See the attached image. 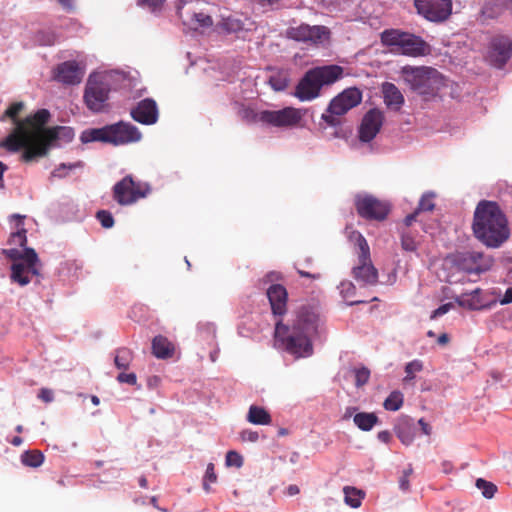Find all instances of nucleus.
<instances>
[{"label": "nucleus", "mask_w": 512, "mask_h": 512, "mask_svg": "<svg viewBox=\"0 0 512 512\" xmlns=\"http://www.w3.org/2000/svg\"><path fill=\"white\" fill-rule=\"evenodd\" d=\"M48 118L49 112L45 109L26 117L0 141V147L12 153L23 149L21 160L24 162H32L45 156L51 146L52 137L50 129L43 127Z\"/></svg>", "instance_id": "obj_1"}, {"label": "nucleus", "mask_w": 512, "mask_h": 512, "mask_svg": "<svg viewBox=\"0 0 512 512\" xmlns=\"http://www.w3.org/2000/svg\"><path fill=\"white\" fill-rule=\"evenodd\" d=\"M320 317L314 307L302 306L297 309L286 326L275 323V343L296 358L309 357L313 353L311 338L318 333Z\"/></svg>", "instance_id": "obj_2"}, {"label": "nucleus", "mask_w": 512, "mask_h": 512, "mask_svg": "<svg viewBox=\"0 0 512 512\" xmlns=\"http://www.w3.org/2000/svg\"><path fill=\"white\" fill-rule=\"evenodd\" d=\"M473 231L477 239L488 247L497 248L510 235L505 215L495 202H480L474 213Z\"/></svg>", "instance_id": "obj_3"}, {"label": "nucleus", "mask_w": 512, "mask_h": 512, "mask_svg": "<svg viewBox=\"0 0 512 512\" xmlns=\"http://www.w3.org/2000/svg\"><path fill=\"white\" fill-rule=\"evenodd\" d=\"M381 41L389 46L392 52L398 54L420 56L428 52V46L421 38L399 30L384 31L381 34Z\"/></svg>", "instance_id": "obj_4"}, {"label": "nucleus", "mask_w": 512, "mask_h": 512, "mask_svg": "<svg viewBox=\"0 0 512 512\" xmlns=\"http://www.w3.org/2000/svg\"><path fill=\"white\" fill-rule=\"evenodd\" d=\"M405 82L420 94H430L441 85L440 73L429 67H409L402 69Z\"/></svg>", "instance_id": "obj_5"}, {"label": "nucleus", "mask_w": 512, "mask_h": 512, "mask_svg": "<svg viewBox=\"0 0 512 512\" xmlns=\"http://www.w3.org/2000/svg\"><path fill=\"white\" fill-rule=\"evenodd\" d=\"M362 100V93L358 88H347L334 97L322 119L329 125L335 126L339 123L337 116L347 113L350 109L357 106Z\"/></svg>", "instance_id": "obj_6"}, {"label": "nucleus", "mask_w": 512, "mask_h": 512, "mask_svg": "<svg viewBox=\"0 0 512 512\" xmlns=\"http://www.w3.org/2000/svg\"><path fill=\"white\" fill-rule=\"evenodd\" d=\"M304 116L301 109L285 107L280 110H264L255 115V120L279 128L294 127Z\"/></svg>", "instance_id": "obj_7"}, {"label": "nucleus", "mask_w": 512, "mask_h": 512, "mask_svg": "<svg viewBox=\"0 0 512 512\" xmlns=\"http://www.w3.org/2000/svg\"><path fill=\"white\" fill-rule=\"evenodd\" d=\"M287 36L298 42L309 43L313 45H324L330 40V30L323 25L300 24L290 27L287 30Z\"/></svg>", "instance_id": "obj_8"}, {"label": "nucleus", "mask_w": 512, "mask_h": 512, "mask_svg": "<svg viewBox=\"0 0 512 512\" xmlns=\"http://www.w3.org/2000/svg\"><path fill=\"white\" fill-rule=\"evenodd\" d=\"M39 275V259L34 249L26 248L25 261L13 262L11 280L20 286L30 283L32 276Z\"/></svg>", "instance_id": "obj_9"}, {"label": "nucleus", "mask_w": 512, "mask_h": 512, "mask_svg": "<svg viewBox=\"0 0 512 512\" xmlns=\"http://www.w3.org/2000/svg\"><path fill=\"white\" fill-rule=\"evenodd\" d=\"M149 193V186L145 183H136L130 176L123 178L114 187V197L121 205H129Z\"/></svg>", "instance_id": "obj_10"}, {"label": "nucleus", "mask_w": 512, "mask_h": 512, "mask_svg": "<svg viewBox=\"0 0 512 512\" xmlns=\"http://www.w3.org/2000/svg\"><path fill=\"white\" fill-rule=\"evenodd\" d=\"M108 84L100 80L96 75H90L84 93V100L87 107L93 112L103 110L108 99Z\"/></svg>", "instance_id": "obj_11"}, {"label": "nucleus", "mask_w": 512, "mask_h": 512, "mask_svg": "<svg viewBox=\"0 0 512 512\" xmlns=\"http://www.w3.org/2000/svg\"><path fill=\"white\" fill-rule=\"evenodd\" d=\"M355 206L359 215L367 219L383 220L389 212L387 202L365 193L355 196Z\"/></svg>", "instance_id": "obj_12"}, {"label": "nucleus", "mask_w": 512, "mask_h": 512, "mask_svg": "<svg viewBox=\"0 0 512 512\" xmlns=\"http://www.w3.org/2000/svg\"><path fill=\"white\" fill-rule=\"evenodd\" d=\"M417 12L431 22L446 20L452 11L451 0H415Z\"/></svg>", "instance_id": "obj_13"}, {"label": "nucleus", "mask_w": 512, "mask_h": 512, "mask_svg": "<svg viewBox=\"0 0 512 512\" xmlns=\"http://www.w3.org/2000/svg\"><path fill=\"white\" fill-rule=\"evenodd\" d=\"M457 266L468 273H481L491 268L493 260L477 251H465L455 256Z\"/></svg>", "instance_id": "obj_14"}, {"label": "nucleus", "mask_w": 512, "mask_h": 512, "mask_svg": "<svg viewBox=\"0 0 512 512\" xmlns=\"http://www.w3.org/2000/svg\"><path fill=\"white\" fill-rule=\"evenodd\" d=\"M109 144L114 146L127 145L139 142L142 134L139 129L129 122L120 121L115 124L108 125Z\"/></svg>", "instance_id": "obj_15"}, {"label": "nucleus", "mask_w": 512, "mask_h": 512, "mask_svg": "<svg viewBox=\"0 0 512 512\" xmlns=\"http://www.w3.org/2000/svg\"><path fill=\"white\" fill-rule=\"evenodd\" d=\"M511 53L512 42L510 39L505 36H497L490 42L487 59L492 65L500 68L509 60Z\"/></svg>", "instance_id": "obj_16"}, {"label": "nucleus", "mask_w": 512, "mask_h": 512, "mask_svg": "<svg viewBox=\"0 0 512 512\" xmlns=\"http://www.w3.org/2000/svg\"><path fill=\"white\" fill-rule=\"evenodd\" d=\"M85 67L76 61H65L54 69V79L65 85L79 84L84 76Z\"/></svg>", "instance_id": "obj_17"}, {"label": "nucleus", "mask_w": 512, "mask_h": 512, "mask_svg": "<svg viewBox=\"0 0 512 512\" xmlns=\"http://www.w3.org/2000/svg\"><path fill=\"white\" fill-rule=\"evenodd\" d=\"M383 113L377 109L369 110L363 117L359 137L363 142H369L376 137L383 124Z\"/></svg>", "instance_id": "obj_18"}, {"label": "nucleus", "mask_w": 512, "mask_h": 512, "mask_svg": "<svg viewBox=\"0 0 512 512\" xmlns=\"http://www.w3.org/2000/svg\"><path fill=\"white\" fill-rule=\"evenodd\" d=\"M130 114L135 121L144 125L155 124L159 116L157 104L151 98L141 100Z\"/></svg>", "instance_id": "obj_19"}, {"label": "nucleus", "mask_w": 512, "mask_h": 512, "mask_svg": "<svg viewBox=\"0 0 512 512\" xmlns=\"http://www.w3.org/2000/svg\"><path fill=\"white\" fill-rule=\"evenodd\" d=\"M322 86L311 70H308L296 86L295 96L300 101H311L320 95Z\"/></svg>", "instance_id": "obj_20"}, {"label": "nucleus", "mask_w": 512, "mask_h": 512, "mask_svg": "<svg viewBox=\"0 0 512 512\" xmlns=\"http://www.w3.org/2000/svg\"><path fill=\"white\" fill-rule=\"evenodd\" d=\"M267 297L273 314L275 316L284 315L287 307L286 289L282 285L273 284L267 289Z\"/></svg>", "instance_id": "obj_21"}, {"label": "nucleus", "mask_w": 512, "mask_h": 512, "mask_svg": "<svg viewBox=\"0 0 512 512\" xmlns=\"http://www.w3.org/2000/svg\"><path fill=\"white\" fill-rule=\"evenodd\" d=\"M353 276L363 285H374L377 283L378 272L371 262L370 255L366 264L361 261L360 254H358V264L353 268Z\"/></svg>", "instance_id": "obj_22"}, {"label": "nucleus", "mask_w": 512, "mask_h": 512, "mask_svg": "<svg viewBox=\"0 0 512 512\" xmlns=\"http://www.w3.org/2000/svg\"><path fill=\"white\" fill-rule=\"evenodd\" d=\"M316 79L323 87L324 85H331L341 79L344 75L343 67L339 65H326L310 69Z\"/></svg>", "instance_id": "obj_23"}, {"label": "nucleus", "mask_w": 512, "mask_h": 512, "mask_svg": "<svg viewBox=\"0 0 512 512\" xmlns=\"http://www.w3.org/2000/svg\"><path fill=\"white\" fill-rule=\"evenodd\" d=\"M221 30L228 34L243 37V33L253 30V23L249 19L242 20L234 16L224 17L219 24Z\"/></svg>", "instance_id": "obj_24"}, {"label": "nucleus", "mask_w": 512, "mask_h": 512, "mask_svg": "<svg viewBox=\"0 0 512 512\" xmlns=\"http://www.w3.org/2000/svg\"><path fill=\"white\" fill-rule=\"evenodd\" d=\"M384 102L388 108L399 110L404 103V97L400 90L393 84L386 82L382 85Z\"/></svg>", "instance_id": "obj_25"}, {"label": "nucleus", "mask_w": 512, "mask_h": 512, "mask_svg": "<svg viewBox=\"0 0 512 512\" xmlns=\"http://www.w3.org/2000/svg\"><path fill=\"white\" fill-rule=\"evenodd\" d=\"M456 302L459 306L469 310H480L485 307V304L481 298V290L479 288H476L468 293H463L456 297Z\"/></svg>", "instance_id": "obj_26"}, {"label": "nucleus", "mask_w": 512, "mask_h": 512, "mask_svg": "<svg viewBox=\"0 0 512 512\" xmlns=\"http://www.w3.org/2000/svg\"><path fill=\"white\" fill-rule=\"evenodd\" d=\"M152 352L159 359H166L173 355L174 345L161 335L156 336L152 341Z\"/></svg>", "instance_id": "obj_27"}, {"label": "nucleus", "mask_w": 512, "mask_h": 512, "mask_svg": "<svg viewBox=\"0 0 512 512\" xmlns=\"http://www.w3.org/2000/svg\"><path fill=\"white\" fill-rule=\"evenodd\" d=\"M80 140L82 143L103 142L109 144L108 125L84 130L80 135Z\"/></svg>", "instance_id": "obj_28"}, {"label": "nucleus", "mask_w": 512, "mask_h": 512, "mask_svg": "<svg viewBox=\"0 0 512 512\" xmlns=\"http://www.w3.org/2000/svg\"><path fill=\"white\" fill-rule=\"evenodd\" d=\"M24 216L19 214H13L11 216V221H15L16 231L11 234L10 242L15 245H19L24 247L27 243L26 230L24 229L23 224Z\"/></svg>", "instance_id": "obj_29"}, {"label": "nucleus", "mask_w": 512, "mask_h": 512, "mask_svg": "<svg viewBox=\"0 0 512 512\" xmlns=\"http://www.w3.org/2000/svg\"><path fill=\"white\" fill-rule=\"evenodd\" d=\"M247 420L255 425H269L272 421L270 414L262 407L251 405Z\"/></svg>", "instance_id": "obj_30"}, {"label": "nucleus", "mask_w": 512, "mask_h": 512, "mask_svg": "<svg viewBox=\"0 0 512 512\" xmlns=\"http://www.w3.org/2000/svg\"><path fill=\"white\" fill-rule=\"evenodd\" d=\"M355 425L362 431H370L378 422V417L374 413L360 412L354 415Z\"/></svg>", "instance_id": "obj_31"}, {"label": "nucleus", "mask_w": 512, "mask_h": 512, "mask_svg": "<svg viewBox=\"0 0 512 512\" xmlns=\"http://www.w3.org/2000/svg\"><path fill=\"white\" fill-rule=\"evenodd\" d=\"M348 238L359 248L358 254H360L361 261L367 264L370 249L366 239L361 233L354 230L349 232Z\"/></svg>", "instance_id": "obj_32"}, {"label": "nucleus", "mask_w": 512, "mask_h": 512, "mask_svg": "<svg viewBox=\"0 0 512 512\" xmlns=\"http://www.w3.org/2000/svg\"><path fill=\"white\" fill-rule=\"evenodd\" d=\"M184 22L188 23L195 30L209 28L213 25L212 18L201 12L190 14Z\"/></svg>", "instance_id": "obj_33"}, {"label": "nucleus", "mask_w": 512, "mask_h": 512, "mask_svg": "<svg viewBox=\"0 0 512 512\" xmlns=\"http://www.w3.org/2000/svg\"><path fill=\"white\" fill-rule=\"evenodd\" d=\"M24 109V103L23 102H14L12 103L5 112L0 116V121L4 122L7 119H10L13 124H15V127L18 126L19 123H22L23 120H19L18 116L21 113V111Z\"/></svg>", "instance_id": "obj_34"}, {"label": "nucleus", "mask_w": 512, "mask_h": 512, "mask_svg": "<svg viewBox=\"0 0 512 512\" xmlns=\"http://www.w3.org/2000/svg\"><path fill=\"white\" fill-rule=\"evenodd\" d=\"M345 495V503L352 508H358L364 497V493L354 487L346 486L343 489Z\"/></svg>", "instance_id": "obj_35"}, {"label": "nucleus", "mask_w": 512, "mask_h": 512, "mask_svg": "<svg viewBox=\"0 0 512 512\" xmlns=\"http://www.w3.org/2000/svg\"><path fill=\"white\" fill-rule=\"evenodd\" d=\"M403 401V394L396 390L391 392L390 395L385 399L383 406L388 411H397L402 407Z\"/></svg>", "instance_id": "obj_36"}, {"label": "nucleus", "mask_w": 512, "mask_h": 512, "mask_svg": "<svg viewBox=\"0 0 512 512\" xmlns=\"http://www.w3.org/2000/svg\"><path fill=\"white\" fill-rule=\"evenodd\" d=\"M21 461L25 466L36 468L43 463L44 456L40 451L37 450L26 451L22 454Z\"/></svg>", "instance_id": "obj_37"}, {"label": "nucleus", "mask_w": 512, "mask_h": 512, "mask_svg": "<svg viewBox=\"0 0 512 512\" xmlns=\"http://www.w3.org/2000/svg\"><path fill=\"white\" fill-rule=\"evenodd\" d=\"M132 361V352L129 349L121 348L116 351L114 358L115 366L118 369H128Z\"/></svg>", "instance_id": "obj_38"}, {"label": "nucleus", "mask_w": 512, "mask_h": 512, "mask_svg": "<svg viewBox=\"0 0 512 512\" xmlns=\"http://www.w3.org/2000/svg\"><path fill=\"white\" fill-rule=\"evenodd\" d=\"M475 486L481 490L483 497L491 499L497 492V486L483 478H478L475 482Z\"/></svg>", "instance_id": "obj_39"}, {"label": "nucleus", "mask_w": 512, "mask_h": 512, "mask_svg": "<svg viewBox=\"0 0 512 512\" xmlns=\"http://www.w3.org/2000/svg\"><path fill=\"white\" fill-rule=\"evenodd\" d=\"M423 370V362L419 359L412 360L405 365L404 382H410L415 379L416 373Z\"/></svg>", "instance_id": "obj_40"}, {"label": "nucleus", "mask_w": 512, "mask_h": 512, "mask_svg": "<svg viewBox=\"0 0 512 512\" xmlns=\"http://www.w3.org/2000/svg\"><path fill=\"white\" fill-rule=\"evenodd\" d=\"M396 433L400 441L406 446L411 445L415 439L414 428L409 425L398 428Z\"/></svg>", "instance_id": "obj_41"}, {"label": "nucleus", "mask_w": 512, "mask_h": 512, "mask_svg": "<svg viewBox=\"0 0 512 512\" xmlns=\"http://www.w3.org/2000/svg\"><path fill=\"white\" fill-rule=\"evenodd\" d=\"M288 82L289 80L284 74L273 75L269 79V83L275 91L284 90L288 86Z\"/></svg>", "instance_id": "obj_42"}, {"label": "nucleus", "mask_w": 512, "mask_h": 512, "mask_svg": "<svg viewBox=\"0 0 512 512\" xmlns=\"http://www.w3.org/2000/svg\"><path fill=\"white\" fill-rule=\"evenodd\" d=\"M434 193L432 192H427L425 194H423V196L421 197L420 201H419V205H418V209L417 211L420 212V211H431L433 210L434 208Z\"/></svg>", "instance_id": "obj_43"}, {"label": "nucleus", "mask_w": 512, "mask_h": 512, "mask_svg": "<svg viewBox=\"0 0 512 512\" xmlns=\"http://www.w3.org/2000/svg\"><path fill=\"white\" fill-rule=\"evenodd\" d=\"M217 481V475L215 473L214 464L209 463L206 468V472L203 479V488L206 492H210V484Z\"/></svg>", "instance_id": "obj_44"}, {"label": "nucleus", "mask_w": 512, "mask_h": 512, "mask_svg": "<svg viewBox=\"0 0 512 512\" xmlns=\"http://www.w3.org/2000/svg\"><path fill=\"white\" fill-rule=\"evenodd\" d=\"M51 131V134H52V137H51V144L61 138V137H65L67 138L68 140H71L73 138V131L71 128H68V127H57V128H54V129H50Z\"/></svg>", "instance_id": "obj_45"}, {"label": "nucleus", "mask_w": 512, "mask_h": 512, "mask_svg": "<svg viewBox=\"0 0 512 512\" xmlns=\"http://www.w3.org/2000/svg\"><path fill=\"white\" fill-rule=\"evenodd\" d=\"M401 245L405 251L414 252L417 249L418 243L410 233H403Z\"/></svg>", "instance_id": "obj_46"}, {"label": "nucleus", "mask_w": 512, "mask_h": 512, "mask_svg": "<svg viewBox=\"0 0 512 512\" xmlns=\"http://www.w3.org/2000/svg\"><path fill=\"white\" fill-rule=\"evenodd\" d=\"M226 465L229 467H241L243 465L242 456L236 451H229L226 454Z\"/></svg>", "instance_id": "obj_47"}, {"label": "nucleus", "mask_w": 512, "mask_h": 512, "mask_svg": "<svg viewBox=\"0 0 512 512\" xmlns=\"http://www.w3.org/2000/svg\"><path fill=\"white\" fill-rule=\"evenodd\" d=\"M97 219L104 228H111L114 225L112 214L106 210L99 211L97 213Z\"/></svg>", "instance_id": "obj_48"}, {"label": "nucleus", "mask_w": 512, "mask_h": 512, "mask_svg": "<svg viewBox=\"0 0 512 512\" xmlns=\"http://www.w3.org/2000/svg\"><path fill=\"white\" fill-rule=\"evenodd\" d=\"M339 290L343 298L349 299L355 293V286L350 281H343L339 285Z\"/></svg>", "instance_id": "obj_49"}, {"label": "nucleus", "mask_w": 512, "mask_h": 512, "mask_svg": "<svg viewBox=\"0 0 512 512\" xmlns=\"http://www.w3.org/2000/svg\"><path fill=\"white\" fill-rule=\"evenodd\" d=\"M370 377V371L367 368H360L355 370V381L357 386L366 384Z\"/></svg>", "instance_id": "obj_50"}, {"label": "nucleus", "mask_w": 512, "mask_h": 512, "mask_svg": "<svg viewBox=\"0 0 512 512\" xmlns=\"http://www.w3.org/2000/svg\"><path fill=\"white\" fill-rule=\"evenodd\" d=\"M5 255L13 260V262L25 261L26 249L22 252L16 248L4 250Z\"/></svg>", "instance_id": "obj_51"}, {"label": "nucleus", "mask_w": 512, "mask_h": 512, "mask_svg": "<svg viewBox=\"0 0 512 512\" xmlns=\"http://www.w3.org/2000/svg\"><path fill=\"white\" fill-rule=\"evenodd\" d=\"M413 470L412 467L409 466L407 469H405L402 473V476L399 479V487L403 491H408L410 484H409V477L412 474Z\"/></svg>", "instance_id": "obj_52"}, {"label": "nucleus", "mask_w": 512, "mask_h": 512, "mask_svg": "<svg viewBox=\"0 0 512 512\" xmlns=\"http://www.w3.org/2000/svg\"><path fill=\"white\" fill-rule=\"evenodd\" d=\"M38 42L41 44V45H53L55 44L56 42V36L54 33H44V32H40L38 34Z\"/></svg>", "instance_id": "obj_53"}, {"label": "nucleus", "mask_w": 512, "mask_h": 512, "mask_svg": "<svg viewBox=\"0 0 512 512\" xmlns=\"http://www.w3.org/2000/svg\"><path fill=\"white\" fill-rule=\"evenodd\" d=\"M453 308V304L452 303H445L443 305H441L440 307H438L437 309H435L430 318L431 319H436V318H439L443 315H445L446 313H448L451 309Z\"/></svg>", "instance_id": "obj_54"}, {"label": "nucleus", "mask_w": 512, "mask_h": 512, "mask_svg": "<svg viewBox=\"0 0 512 512\" xmlns=\"http://www.w3.org/2000/svg\"><path fill=\"white\" fill-rule=\"evenodd\" d=\"M165 1L166 0H138V3L152 11H155L161 8Z\"/></svg>", "instance_id": "obj_55"}, {"label": "nucleus", "mask_w": 512, "mask_h": 512, "mask_svg": "<svg viewBox=\"0 0 512 512\" xmlns=\"http://www.w3.org/2000/svg\"><path fill=\"white\" fill-rule=\"evenodd\" d=\"M117 380L120 383H127L129 385H135L137 383V377L135 373H120L117 376Z\"/></svg>", "instance_id": "obj_56"}, {"label": "nucleus", "mask_w": 512, "mask_h": 512, "mask_svg": "<svg viewBox=\"0 0 512 512\" xmlns=\"http://www.w3.org/2000/svg\"><path fill=\"white\" fill-rule=\"evenodd\" d=\"M76 166H77V165H71V164L66 165V164H61V165H59L57 168H55V169H54V171L52 172V176H53V177H59V178L64 177V176H66V174H67V173H66V171H67V170H71V169H73V168H74V167H76Z\"/></svg>", "instance_id": "obj_57"}, {"label": "nucleus", "mask_w": 512, "mask_h": 512, "mask_svg": "<svg viewBox=\"0 0 512 512\" xmlns=\"http://www.w3.org/2000/svg\"><path fill=\"white\" fill-rule=\"evenodd\" d=\"M241 438L243 441L256 442L259 438V435L256 431L244 430L241 433Z\"/></svg>", "instance_id": "obj_58"}, {"label": "nucleus", "mask_w": 512, "mask_h": 512, "mask_svg": "<svg viewBox=\"0 0 512 512\" xmlns=\"http://www.w3.org/2000/svg\"><path fill=\"white\" fill-rule=\"evenodd\" d=\"M39 398L44 402H51L53 400V392L49 389L43 388L40 390Z\"/></svg>", "instance_id": "obj_59"}, {"label": "nucleus", "mask_w": 512, "mask_h": 512, "mask_svg": "<svg viewBox=\"0 0 512 512\" xmlns=\"http://www.w3.org/2000/svg\"><path fill=\"white\" fill-rule=\"evenodd\" d=\"M501 304L512 303V287L508 288L504 294V297L500 300Z\"/></svg>", "instance_id": "obj_60"}, {"label": "nucleus", "mask_w": 512, "mask_h": 512, "mask_svg": "<svg viewBox=\"0 0 512 512\" xmlns=\"http://www.w3.org/2000/svg\"><path fill=\"white\" fill-rule=\"evenodd\" d=\"M418 423H419V425H420V427H421L422 432H423L425 435H430V434H431V427H430V425H429L428 423H426V422L424 421V419H420V420L418 421Z\"/></svg>", "instance_id": "obj_61"}, {"label": "nucleus", "mask_w": 512, "mask_h": 512, "mask_svg": "<svg viewBox=\"0 0 512 512\" xmlns=\"http://www.w3.org/2000/svg\"><path fill=\"white\" fill-rule=\"evenodd\" d=\"M377 438L381 441V442H384V443H387L389 442L390 438H391V435L388 431H380L378 434H377Z\"/></svg>", "instance_id": "obj_62"}, {"label": "nucleus", "mask_w": 512, "mask_h": 512, "mask_svg": "<svg viewBox=\"0 0 512 512\" xmlns=\"http://www.w3.org/2000/svg\"><path fill=\"white\" fill-rule=\"evenodd\" d=\"M299 487L297 485H289L288 488H287V494L289 496H294V495H297L299 493Z\"/></svg>", "instance_id": "obj_63"}, {"label": "nucleus", "mask_w": 512, "mask_h": 512, "mask_svg": "<svg viewBox=\"0 0 512 512\" xmlns=\"http://www.w3.org/2000/svg\"><path fill=\"white\" fill-rule=\"evenodd\" d=\"M418 214V211L416 210L414 213L412 214H409L408 216H406L405 218V224L407 226H410L415 220H416V216Z\"/></svg>", "instance_id": "obj_64"}]
</instances>
